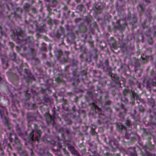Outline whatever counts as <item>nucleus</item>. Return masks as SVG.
<instances>
[{
  "instance_id": "obj_21",
  "label": "nucleus",
  "mask_w": 156,
  "mask_h": 156,
  "mask_svg": "<svg viewBox=\"0 0 156 156\" xmlns=\"http://www.w3.org/2000/svg\"><path fill=\"white\" fill-rule=\"evenodd\" d=\"M4 119H5V121L4 123L5 126H6L9 130H10L11 129L10 123L9 120L7 117L6 118H4Z\"/></svg>"
},
{
  "instance_id": "obj_63",
  "label": "nucleus",
  "mask_w": 156,
  "mask_h": 156,
  "mask_svg": "<svg viewBox=\"0 0 156 156\" xmlns=\"http://www.w3.org/2000/svg\"><path fill=\"white\" fill-rule=\"evenodd\" d=\"M31 154L32 156H34V154L33 153V151H32L31 152Z\"/></svg>"
},
{
  "instance_id": "obj_17",
  "label": "nucleus",
  "mask_w": 156,
  "mask_h": 156,
  "mask_svg": "<svg viewBox=\"0 0 156 156\" xmlns=\"http://www.w3.org/2000/svg\"><path fill=\"white\" fill-rule=\"evenodd\" d=\"M89 53L91 57L95 58L97 56V50L96 49L91 50Z\"/></svg>"
},
{
  "instance_id": "obj_14",
  "label": "nucleus",
  "mask_w": 156,
  "mask_h": 156,
  "mask_svg": "<svg viewBox=\"0 0 156 156\" xmlns=\"http://www.w3.org/2000/svg\"><path fill=\"white\" fill-rule=\"evenodd\" d=\"M1 118L2 119L6 118V115H8V112L5 107H1L0 108Z\"/></svg>"
},
{
  "instance_id": "obj_51",
  "label": "nucleus",
  "mask_w": 156,
  "mask_h": 156,
  "mask_svg": "<svg viewBox=\"0 0 156 156\" xmlns=\"http://www.w3.org/2000/svg\"><path fill=\"white\" fill-rule=\"evenodd\" d=\"M16 48L17 51L18 52H19L20 50V48L19 46H16Z\"/></svg>"
},
{
  "instance_id": "obj_45",
  "label": "nucleus",
  "mask_w": 156,
  "mask_h": 156,
  "mask_svg": "<svg viewBox=\"0 0 156 156\" xmlns=\"http://www.w3.org/2000/svg\"><path fill=\"white\" fill-rule=\"evenodd\" d=\"M44 100L46 102L49 101V99L47 95H45L44 97Z\"/></svg>"
},
{
  "instance_id": "obj_2",
  "label": "nucleus",
  "mask_w": 156,
  "mask_h": 156,
  "mask_svg": "<svg viewBox=\"0 0 156 156\" xmlns=\"http://www.w3.org/2000/svg\"><path fill=\"white\" fill-rule=\"evenodd\" d=\"M108 75L111 77L112 82L108 84V86L110 88L114 87L116 84L119 85L121 87V83L120 82L119 77L116 73H113L112 72L108 73Z\"/></svg>"
},
{
  "instance_id": "obj_34",
  "label": "nucleus",
  "mask_w": 156,
  "mask_h": 156,
  "mask_svg": "<svg viewBox=\"0 0 156 156\" xmlns=\"http://www.w3.org/2000/svg\"><path fill=\"white\" fill-rule=\"evenodd\" d=\"M121 100L122 101H123L126 103H127L128 101V99L126 97V96H124V97L122 98Z\"/></svg>"
},
{
  "instance_id": "obj_30",
  "label": "nucleus",
  "mask_w": 156,
  "mask_h": 156,
  "mask_svg": "<svg viewBox=\"0 0 156 156\" xmlns=\"http://www.w3.org/2000/svg\"><path fill=\"white\" fill-rule=\"evenodd\" d=\"M84 8V5L82 4H81L77 6V8L81 12L83 11V9Z\"/></svg>"
},
{
  "instance_id": "obj_4",
  "label": "nucleus",
  "mask_w": 156,
  "mask_h": 156,
  "mask_svg": "<svg viewBox=\"0 0 156 156\" xmlns=\"http://www.w3.org/2000/svg\"><path fill=\"white\" fill-rule=\"evenodd\" d=\"M151 86L156 87V74H154L153 78H150L147 82V87L151 90Z\"/></svg>"
},
{
  "instance_id": "obj_49",
  "label": "nucleus",
  "mask_w": 156,
  "mask_h": 156,
  "mask_svg": "<svg viewBox=\"0 0 156 156\" xmlns=\"http://www.w3.org/2000/svg\"><path fill=\"white\" fill-rule=\"evenodd\" d=\"M147 5H148L151 2V1L150 0H144Z\"/></svg>"
},
{
  "instance_id": "obj_53",
  "label": "nucleus",
  "mask_w": 156,
  "mask_h": 156,
  "mask_svg": "<svg viewBox=\"0 0 156 156\" xmlns=\"http://www.w3.org/2000/svg\"><path fill=\"white\" fill-rule=\"evenodd\" d=\"M104 141L106 143L108 144V140H107L106 138L105 137L104 138Z\"/></svg>"
},
{
  "instance_id": "obj_46",
  "label": "nucleus",
  "mask_w": 156,
  "mask_h": 156,
  "mask_svg": "<svg viewBox=\"0 0 156 156\" xmlns=\"http://www.w3.org/2000/svg\"><path fill=\"white\" fill-rule=\"evenodd\" d=\"M119 127L121 129H124L125 128V127L122 125L121 123L120 124V125H118V127Z\"/></svg>"
},
{
  "instance_id": "obj_52",
  "label": "nucleus",
  "mask_w": 156,
  "mask_h": 156,
  "mask_svg": "<svg viewBox=\"0 0 156 156\" xmlns=\"http://www.w3.org/2000/svg\"><path fill=\"white\" fill-rule=\"evenodd\" d=\"M16 130L20 129V128L19 127V125L18 124H16Z\"/></svg>"
},
{
  "instance_id": "obj_59",
  "label": "nucleus",
  "mask_w": 156,
  "mask_h": 156,
  "mask_svg": "<svg viewBox=\"0 0 156 156\" xmlns=\"http://www.w3.org/2000/svg\"><path fill=\"white\" fill-rule=\"evenodd\" d=\"M128 135V134L126 132V135H125V137H126V138L129 139V136L127 137Z\"/></svg>"
},
{
  "instance_id": "obj_19",
  "label": "nucleus",
  "mask_w": 156,
  "mask_h": 156,
  "mask_svg": "<svg viewBox=\"0 0 156 156\" xmlns=\"http://www.w3.org/2000/svg\"><path fill=\"white\" fill-rule=\"evenodd\" d=\"M32 4L27 3H25L23 6V8L24 10L27 12H28L30 11V8L31 7Z\"/></svg>"
},
{
  "instance_id": "obj_62",
  "label": "nucleus",
  "mask_w": 156,
  "mask_h": 156,
  "mask_svg": "<svg viewBox=\"0 0 156 156\" xmlns=\"http://www.w3.org/2000/svg\"><path fill=\"white\" fill-rule=\"evenodd\" d=\"M80 20V19H77L75 20V21L76 22H78L79 20Z\"/></svg>"
},
{
  "instance_id": "obj_10",
  "label": "nucleus",
  "mask_w": 156,
  "mask_h": 156,
  "mask_svg": "<svg viewBox=\"0 0 156 156\" xmlns=\"http://www.w3.org/2000/svg\"><path fill=\"white\" fill-rule=\"evenodd\" d=\"M44 116L45 117L47 123L48 125L51 124L52 122H54V119L50 115L49 113H46L44 115Z\"/></svg>"
},
{
  "instance_id": "obj_39",
  "label": "nucleus",
  "mask_w": 156,
  "mask_h": 156,
  "mask_svg": "<svg viewBox=\"0 0 156 156\" xmlns=\"http://www.w3.org/2000/svg\"><path fill=\"white\" fill-rule=\"evenodd\" d=\"M16 131H17V133H18V134H19V135L20 136H22L23 135V133L22 132H21V130L20 129H18V130H17Z\"/></svg>"
},
{
  "instance_id": "obj_47",
  "label": "nucleus",
  "mask_w": 156,
  "mask_h": 156,
  "mask_svg": "<svg viewBox=\"0 0 156 156\" xmlns=\"http://www.w3.org/2000/svg\"><path fill=\"white\" fill-rule=\"evenodd\" d=\"M117 8L119 11H122L123 9V7L122 6H121L120 7H119V6H117Z\"/></svg>"
},
{
  "instance_id": "obj_28",
  "label": "nucleus",
  "mask_w": 156,
  "mask_h": 156,
  "mask_svg": "<svg viewBox=\"0 0 156 156\" xmlns=\"http://www.w3.org/2000/svg\"><path fill=\"white\" fill-rule=\"evenodd\" d=\"M58 3L57 1L55 0H52L51 2V4H50V5L51 7H56Z\"/></svg>"
},
{
  "instance_id": "obj_7",
  "label": "nucleus",
  "mask_w": 156,
  "mask_h": 156,
  "mask_svg": "<svg viewBox=\"0 0 156 156\" xmlns=\"http://www.w3.org/2000/svg\"><path fill=\"white\" fill-rule=\"evenodd\" d=\"M69 51H65L64 54H63L62 57L60 58L58 60L62 63H64L68 62L69 59Z\"/></svg>"
},
{
  "instance_id": "obj_3",
  "label": "nucleus",
  "mask_w": 156,
  "mask_h": 156,
  "mask_svg": "<svg viewBox=\"0 0 156 156\" xmlns=\"http://www.w3.org/2000/svg\"><path fill=\"white\" fill-rule=\"evenodd\" d=\"M64 29L62 27H60V30H58L57 28L55 29L50 33V35L52 37L58 39L64 38L65 37Z\"/></svg>"
},
{
  "instance_id": "obj_16",
  "label": "nucleus",
  "mask_w": 156,
  "mask_h": 156,
  "mask_svg": "<svg viewBox=\"0 0 156 156\" xmlns=\"http://www.w3.org/2000/svg\"><path fill=\"white\" fill-rule=\"evenodd\" d=\"M133 91L131 90L128 89H125L123 90V94L124 96H127L128 94H129L130 97H131V95L132 94Z\"/></svg>"
},
{
  "instance_id": "obj_18",
  "label": "nucleus",
  "mask_w": 156,
  "mask_h": 156,
  "mask_svg": "<svg viewBox=\"0 0 156 156\" xmlns=\"http://www.w3.org/2000/svg\"><path fill=\"white\" fill-rule=\"evenodd\" d=\"M137 99L139 98V97L136 93L133 91L132 94L131 95V99L132 101V104L133 105L134 104V99L135 98Z\"/></svg>"
},
{
  "instance_id": "obj_22",
  "label": "nucleus",
  "mask_w": 156,
  "mask_h": 156,
  "mask_svg": "<svg viewBox=\"0 0 156 156\" xmlns=\"http://www.w3.org/2000/svg\"><path fill=\"white\" fill-rule=\"evenodd\" d=\"M55 53V55L58 60L60 58L62 57V55L63 54L61 50L57 51H56Z\"/></svg>"
},
{
  "instance_id": "obj_5",
  "label": "nucleus",
  "mask_w": 156,
  "mask_h": 156,
  "mask_svg": "<svg viewBox=\"0 0 156 156\" xmlns=\"http://www.w3.org/2000/svg\"><path fill=\"white\" fill-rule=\"evenodd\" d=\"M19 36L18 35L15 34V33H14L13 35L12 36L13 39L18 44L21 43L23 41H27V40H30V37H21V38H20Z\"/></svg>"
},
{
  "instance_id": "obj_61",
  "label": "nucleus",
  "mask_w": 156,
  "mask_h": 156,
  "mask_svg": "<svg viewBox=\"0 0 156 156\" xmlns=\"http://www.w3.org/2000/svg\"><path fill=\"white\" fill-rule=\"evenodd\" d=\"M23 48V50L24 51H26L28 49L26 47H24Z\"/></svg>"
},
{
  "instance_id": "obj_36",
  "label": "nucleus",
  "mask_w": 156,
  "mask_h": 156,
  "mask_svg": "<svg viewBox=\"0 0 156 156\" xmlns=\"http://www.w3.org/2000/svg\"><path fill=\"white\" fill-rule=\"evenodd\" d=\"M145 154L147 156H155V155L154 154H151L147 151H146Z\"/></svg>"
},
{
  "instance_id": "obj_58",
  "label": "nucleus",
  "mask_w": 156,
  "mask_h": 156,
  "mask_svg": "<svg viewBox=\"0 0 156 156\" xmlns=\"http://www.w3.org/2000/svg\"><path fill=\"white\" fill-rule=\"evenodd\" d=\"M63 9L64 10H66L68 9V8L67 6H65Z\"/></svg>"
},
{
  "instance_id": "obj_12",
  "label": "nucleus",
  "mask_w": 156,
  "mask_h": 156,
  "mask_svg": "<svg viewBox=\"0 0 156 156\" xmlns=\"http://www.w3.org/2000/svg\"><path fill=\"white\" fill-rule=\"evenodd\" d=\"M1 59L3 64V67L6 69L8 66L7 57L5 55H2L1 56Z\"/></svg>"
},
{
  "instance_id": "obj_24",
  "label": "nucleus",
  "mask_w": 156,
  "mask_h": 156,
  "mask_svg": "<svg viewBox=\"0 0 156 156\" xmlns=\"http://www.w3.org/2000/svg\"><path fill=\"white\" fill-rule=\"evenodd\" d=\"M145 8V5L142 4H140L137 7L138 10L141 12L144 11Z\"/></svg>"
},
{
  "instance_id": "obj_33",
  "label": "nucleus",
  "mask_w": 156,
  "mask_h": 156,
  "mask_svg": "<svg viewBox=\"0 0 156 156\" xmlns=\"http://www.w3.org/2000/svg\"><path fill=\"white\" fill-rule=\"evenodd\" d=\"M30 52V53L33 55H35V53L34 49L32 48H29L28 50Z\"/></svg>"
},
{
  "instance_id": "obj_56",
  "label": "nucleus",
  "mask_w": 156,
  "mask_h": 156,
  "mask_svg": "<svg viewBox=\"0 0 156 156\" xmlns=\"http://www.w3.org/2000/svg\"><path fill=\"white\" fill-rule=\"evenodd\" d=\"M121 80L122 81H123L124 83L126 82L125 79L123 77L121 78Z\"/></svg>"
},
{
  "instance_id": "obj_23",
  "label": "nucleus",
  "mask_w": 156,
  "mask_h": 156,
  "mask_svg": "<svg viewBox=\"0 0 156 156\" xmlns=\"http://www.w3.org/2000/svg\"><path fill=\"white\" fill-rule=\"evenodd\" d=\"M9 56L11 60L14 61L16 59V53L13 51L11 52L9 54Z\"/></svg>"
},
{
  "instance_id": "obj_1",
  "label": "nucleus",
  "mask_w": 156,
  "mask_h": 156,
  "mask_svg": "<svg viewBox=\"0 0 156 156\" xmlns=\"http://www.w3.org/2000/svg\"><path fill=\"white\" fill-rule=\"evenodd\" d=\"M35 129L30 133L28 137L29 141L31 142L35 141H38L42 134V132L37 125L34 124Z\"/></svg>"
},
{
  "instance_id": "obj_37",
  "label": "nucleus",
  "mask_w": 156,
  "mask_h": 156,
  "mask_svg": "<svg viewBox=\"0 0 156 156\" xmlns=\"http://www.w3.org/2000/svg\"><path fill=\"white\" fill-rule=\"evenodd\" d=\"M92 18L90 17L87 18L86 20V22L88 24H89Z\"/></svg>"
},
{
  "instance_id": "obj_8",
  "label": "nucleus",
  "mask_w": 156,
  "mask_h": 156,
  "mask_svg": "<svg viewBox=\"0 0 156 156\" xmlns=\"http://www.w3.org/2000/svg\"><path fill=\"white\" fill-rule=\"evenodd\" d=\"M108 144L113 149H115L117 147L118 143L117 141L114 138H110L108 137Z\"/></svg>"
},
{
  "instance_id": "obj_42",
  "label": "nucleus",
  "mask_w": 156,
  "mask_h": 156,
  "mask_svg": "<svg viewBox=\"0 0 156 156\" xmlns=\"http://www.w3.org/2000/svg\"><path fill=\"white\" fill-rule=\"evenodd\" d=\"M139 109L140 111L141 112H143L144 111V107L141 105L139 106Z\"/></svg>"
},
{
  "instance_id": "obj_40",
  "label": "nucleus",
  "mask_w": 156,
  "mask_h": 156,
  "mask_svg": "<svg viewBox=\"0 0 156 156\" xmlns=\"http://www.w3.org/2000/svg\"><path fill=\"white\" fill-rule=\"evenodd\" d=\"M30 9L32 11V12L35 13L36 14L37 13V11L36 9L34 7H31L30 8Z\"/></svg>"
},
{
  "instance_id": "obj_43",
  "label": "nucleus",
  "mask_w": 156,
  "mask_h": 156,
  "mask_svg": "<svg viewBox=\"0 0 156 156\" xmlns=\"http://www.w3.org/2000/svg\"><path fill=\"white\" fill-rule=\"evenodd\" d=\"M73 76H75L77 77L78 76V75L77 74V71L76 70L73 71Z\"/></svg>"
},
{
  "instance_id": "obj_29",
  "label": "nucleus",
  "mask_w": 156,
  "mask_h": 156,
  "mask_svg": "<svg viewBox=\"0 0 156 156\" xmlns=\"http://www.w3.org/2000/svg\"><path fill=\"white\" fill-rule=\"evenodd\" d=\"M46 44L45 43H42V47L41 48V50L44 51H47V48L46 47Z\"/></svg>"
},
{
  "instance_id": "obj_41",
  "label": "nucleus",
  "mask_w": 156,
  "mask_h": 156,
  "mask_svg": "<svg viewBox=\"0 0 156 156\" xmlns=\"http://www.w3.org/2000/svg\"><path fill=\"white\" fill-rule=\"evenodd\" d=\"M44 153V149H41L40 151L39 154L41 156Z\"/></svg>"
},
{
  "instance_id": "obj_13",
  "label": "nucleus",
  "mask_w": 156,
  "mask_h": 156,
  "mask_svg": "<svg viewBox=\"0 0 156 156\" xmlns=\"http://www.w3.org/2000/svg\"><path fill=\"white\" fill-rule=\"evenodd\" d=\"M15 34L16 35H18L20 36L21 37H27L25 35L24 32L22 30V29L20 27L18 28L16 30V33Z\"/></svg>"
},
{
  "instance_id": "obj_27",
  "label": "nucleus",
  "mask_w": 156,
  "mask_h": 156,
  "mask_svg": "<svg viewBox=\"0 0 156 156\" xmlns=\"http://www.w3.org/2000/svg\"><path fill=\"white\" fill-rule=\"evenodd\" d=\"M132 150L133 151V152L131 153V154L132 156H137L136 152L135 151V149L134 148L132 147L129 148V150Z\"/></svg>"
},
{
  "instance_id": "obj_15",
  "label": "nucleus",
  "mask_w": 156,
  "mask_h": 156,
  "mask_svg": "<svg viewBox=\"0 0 156 156\" xmlns=\"http://www.w3.org/2000/svg\"><path fill=\"white\" fill-rule=\"evenodd\" d=\"M68 148L72 154L76 156H77L79 154L78 152L75 149L74 147L73 146L69 145L68 146Z\"/></svg>"
},
{
  "instance_id": "obj_11",
  "label": "nucleus",
  "mask_w": 156,
  "mask_h": 156,
  "mask_svg": "<svg viewBox=\"0 0 156 156\" xmlns=\"http://www.w3.org/2000/svg\"><path fill=\"white\" fill-rule=\"evenodd\" d=\"M27 119L28 122H30L36 120V117L34 115V114L31 113H28L27 115Z\"/></svg>"
},
{
  "instance_id": "obj_9",
  "label": "nucleus",
  "mask_w": 156,
  "mask_h": 156,
  "mask_svg": "<svg viewBox=\"0 0 156 156\" xmlns=\"http://www.w3.org/2000/svg\"><path fill=\"white\" fill-rule=\"evenodd\" d=\"M102 66L104 70L108 71V73L112 72V69L109 65V62L108 59L105 60V61L102 63Z\"/></svg>"
},
{
  "instance_id": "obj_50",
  "label": "nucleus",
  "mask_w": 156,
  "mask_h": 156,
  "mask_svg": "<svg viewBox=\"0 0 156 156\" xmlns=\"http://www.w3.org/2000/svg\"><path fill=\"white\" fill-rule=\"evenodd\" d=\"M51 144L55 145L56 144V142L54 140H51Z\"/></svg>"
},
{
  "instance_id": "obj_25",
  "label": "nucleus",
  "mask_w": 156,
  "mask_h": 156,
  "mask_svg": "<svg viewBox=\"0 0 156 156\" xmlns=\"http://www.w3.org/2000/svg\"><path fill=\"white\" fill-rule=\"evenodd\" d=\"M33 62L34 65H36L40 63V61L38 58H34L33 59Z\"/></svg>"
},
{
  "instance_id": "obj_57",
  "label": "nucleus",
  "mask_w": 156,
  "mask_h": 156,
  "mask_svg": "<svg viewBox=\"0 0 156 156\" xmlns=\"http://www.w3.org/2000/svg\"><path fill=\"white\" fill-rule=\"evenodd\" d=\"M127 111V109L125 108L124 109V111H123V113L124 114V115H126V111Z\"/></svg>"
},
{
  "instance_id": "obj_48",
  "label": "nucleus",
  "mask_w": 156,
  "mask_h": 156,
  "mask_svg": "<svg viewBox=\"0 0 156 156\" xmlns=\"http://www.w3.org/2000/svg\"><path fill=\"white\" fill-rule=\"evenodd\" d=\"M46 55L45 54H44V53L42 54V58L43 59H46Z\"/></svg>"
},
{
  "instance_id": "obj_44",
  "label": "nucleus",
  "mask_w": 156,
  "mask_h": 156,
  "mask_svg": "<svg viewBox=\"0 0 156 156\" xmlns=\"http://www.w3.org/2000/svg\"><path fill=\"white\" fill-rule=\"evenodd\" d=\"M9 45L10 46L11 48L12 49H13V48L15 46L14 44L12 42H9Z\"/></svg>"
},
{
  "instance_id": "obj_38",
  "label": "nucleus",
  "mask_w": 156,
  "mask_h": 156,
  "mask_svg": "<svg viewBox=\"0 0 156 156\" xmlns=\"http://www.w3.org/2000/svg\"><path fill=\"white\" fill-rule=\"evenodd\" d=\"M96 8L98 10H101L103 7L101 6L100 5H99V4H98L96 5Z\"/></svg>"
},
{
  "instance_id": "obj_60",
  "label": "nucleus",
  "mask_w": 156,
  "mask_h": 156,
  "mask_svg": "<svg viewBox=\"0 0 156 156\" xmlns=\"http://www.w3.org/2000/svg\"><path fill=\"white\" fill-rule=\"evenodd\" d=\"M111 103V101H108L106 102V103L107 105H109Z\"/></svg>"
},
{
  "instance_id": "obj_55",
  "label": "nucleus",
  "mask_w": 156,
  "mask_h": 156,
  "mask_svg": "<svg viewBox=\"0 0 156 156\" xmlns=\"http://www.w3.org/2000/svg\"><path fill=\"white\" fill-rule=\"evenodd\" d=\"M35 105L34 104H32V109H35Z\"/></svg>"
},
{
  "instance_id": "obj_26",
  "label": "nucleus",
  "mask_w": 156,
  "mask_h": 156,
  "mask_svg": "<svg viewBox=\"0 0 156 156\" xmlns=\"http://www.w3.org/2000/svg\"><path fill=\"white\" fill-rule=\"evenodd\" d=\"M12 136H15V135H14V134L13 133H9L8 135V137L11 142H12L13 141V138L12 137Z\"/></svg>"
},
{
  "instance_id": "obj_64",
  "label": "nucleus",
  "mask_w": 156,
  "mask_h": 156,
  "mask_svg": "<svg viewBox=\"0 0 156 156\" xmlns=\"http://www.w3.org/2000/svg\"><path fill=\"white\" fill-rule=\"evenodd\" d=\"M48 11H49L50 12H51V9L50 8V7H48Z\"/></svg>"
},
{
  "instance_id": "obj_6",
  "label": "nucleus",
  "mask_w": 156,
  "mask_h": 156,
  "mask_svg": "<svg viewBox=\"0 0 156 156\" xmlns=\"http://www.w3.org/2000/svg\"><path fill=\"white\" fill-rule=\"evenodd\" d=\"M59 132L61 133L62 136L65 138L64 134L66 133L67 136H69L70 134L73 133L70 131V129L67 127H61L59 129Z\"/></svg>"
},
{
  "instance_id": "obj_20",
  "label": "nucleus",
  "mask_w": 156,
  "mask_h": 156,
  "mask_svg": "<svg viewBox=\"0 0 156 156\" xmlns=\"http://www.w3.org/2000/svg\"><path fill=\"white\" fill-rule=\"evenodd\" d=\"M15 142L16 145L18 146L17 147L18 149H20L21 147L22 146V144L21 143L20 141L17 137L16 136H15Z\"/></svg>"
},
{
  "instance_id": "obj_31",
  "label": "nucleus",
  "mask_w": 156,
  "mask_h": 156,
  "mask_svg": "<svg viewBox=\"0 0 156 156\" xmlns=\"http://www.w3.org/2000/svg\"><path fill=\"white\" fill-rule=\"evenodd\" d=\"M125 115L124 113L122 112H120L118 114V116L120 118V119L122 120L124 119V116Z\"/></svg>"
},
{
  "instance_id": "obj_54",
  "label": "nucleus",
  "mask_w": 156,
  "mask_h": 156,
  "mask_svg": "<svg viewBox=\"0 0 156 156\" xmlns=\"http://www.w3.org/2000/svg\"><path fill=\"white\" fill-rule=\"evenodd\" d=\"M47 154L48 156H52L51 154L49 152H47Z\"/></svg>"
},
{
  "instance_id": "obj_35",
  "label": "nucleus",
  "mask_w": 156,
  "mask_h": 156,
  "mask_svg": "<svg viewBox=\"0 0 156 156\" xmlns=\"http://www.w3.org/2000/svg\"><path fill=\"white\" fill-rule=\"evenodd\" d=\"M23 65H22L19 67V68L18 69V70L20 74H21V72L23 70Z\"/></svg>"
},
{
  "instance_id": "obj_32",
  "label": "nucleus",
  "mask_w": 156,
  "mask_h": 156,
  "mask_svg": "<svg viewBox=\"0 0 156 156\" xmlns=\"http://www.w3.org/2000/svg\"><path fill=\"white\" fill-rule=\"evenodd\" d=\"M81 30L83 32H85L87 31V27L85 26H82L81 27Z\"/></svg>"
}]
</instances>
